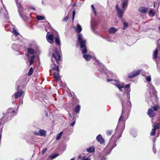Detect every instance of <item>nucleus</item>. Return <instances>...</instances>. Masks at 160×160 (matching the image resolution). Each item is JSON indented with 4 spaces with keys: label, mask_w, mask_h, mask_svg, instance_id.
<instances>
[{
    "label": "nucleus",
    "mask_w": 160,
    "mask_h": 160,
    "mask_svg": "<svg viewBox=\"0 0 160 160\" xmlns=\"http://www.w3.org/2000/svg\"><path fill=\"white\" fill-rule=\"evenodd\" d=\"M69 18V16L68 15L66 16L62 19V21L63 22L66 21Z\"/></svg>",
    "instance_id": "nucleus-48"
},
{
    "label": "nucleus",
    "mask_w": 160,
    "mask_h": 160,
    "mask_svg": "<svg viewBox=\"0 0 160 160\" xmlns=\"http://www.w3.org/2000/svg\"><path fill=\"white\" fill-rule=\"evenodd\" d=\"M148 86L149 89V93L150 95L151 100L153 105L151 108L148 109L147 114L150 118L153 117L155 115L154 111L159 110L158 120L160 121V107L158 103V100L157 97V92L152 85L148 83Z\"/></svg>",
    "instance_id": "nucleus-2"
},
{
    "label": "nucleus",
    "mask_w": 160,
    "mask_h": 160,
    "mask_svg": "<svg viewBox=\"0 0 160 160\" xmlns=\"http://www.w3.org/2000/svg\"><path fill=\"white\" fill-rule=\"evenodd\" d=\"M24 94V92L22 90L18 91L12 96V97L14 96L15 99H18L22 96Z\"/></svg>",
    "instance_id": "nucleus-17"
},
{
    "label": "nucleus",
    "mask_w": 160,
    "mask_h": 160,
    "mask_svg": "<svg viewBox=\"0 0 160 160\" xmlns=\"http://www.w3.org/2000/svg\"><path fill=\"white\" fill-rule=\"evenodd\" d=\"M62 132H61L56 137V140H59L61 138L62 135Z\"/></svg>",
    "instance_id": "nucleus-36"
},
{
    "label": "nucleus",
    "mask_w": 160,
    "mask_h": 160,
    "mask_svg": "<svg viewBox=\"0 0 160 160\" xmlns=\"http://www.w3.org/2000/svg\"><path fill=\"white\" fill-rule=\"evenodd\" d=\"M117 31V29L114 27L110 28L108 30L109 33L112 34H114Z\"/></svg>",
    "instance_id": "nucleus-29"
},
{
    "label": "nucleus",
    "mask_w": 160,
    "mask_h": 160,
    "mask_svg": "<svg viewBox=\"0 0 160 160\" xmlns=\"http://www.w3.org/2000/svg\"><path fill=\"white\" fill-rule=\"evenodd\" d=\"M0 142H1V138H2V135H1V133H0Z\"/></svg>",
    "instance_id": "nucleus-58"
},
{
    "label": "nucleus",
    "mask_w": 160,
    "mask_h": 160,
    "mask_svg": "<svg viewBox=\"0 0 160 160\" xmlns=\"http://www.w3.org/2000/svg\"><path fill=\"white\" fill-rule=\"evenodd\" d=\"M149 15H152V16H153L155 15V13L152 10H151L150 11Z\"/></svg>",
    "instance_id": "nucleus-49"
},
{
    "label": "nucleus",
    "mask_w": 160,
    "mask_h": 160,
    "mask_svg": "<svg viewBox=\"0 0 160 160\" xmlns=\"http://www.w3.org/2000/svg\"><path fill=\"white\" fill-rule=\"evenodd\" d=\"M45 115L47 117H48V114L47 112H45Z\"/></svg>",
    "instance_id": "nucleus-55"
},
{
    "label": "nucleus",
    "mask_w": 160,
    "mask_h": 160,
    "mask_svg": "<svg viewBox=\"0 0 160 160\" xmlns=\"http://www.w3.org/2000/svg\"><path fill=\"white\" fill-rule=\"evenodd\" d=\"M159 125L158 124H155L154 127L152 129V131L150 133V135L151 136H153L154 135L156 132V130L159 128Z\"/></svg>",
    "instance_id": "nucleus-18"
},
{
    "label": "nucleus",
    "mask_w": 160,
    "mask_h": 160,
    "mask_svg": "<svg viewBox=\"0 0 160 160\" xmlns=\"http://www.w3.org/2000/svg\"><path fill=\"white\" fill-rule=\"evenodd\" d=\"M21 103H22V102H21Z\"/></svg>",
    "instance_id": "nucleus-64"
},
{
    "label": "nucleus",
    "mask_w": 160,
    "mask_h": 160,
    "mask_svg": "<svg viewBox=\"0 0 160 160\" xmlns=\"http://www.w3.org/2000/svg\"><path fill=\"white\" fill-rule=\"evenodd\" d=\"M11 25H13L11 22H10V24H8L7 25H6L5 27L8 28V30L10 31L11 29H12V28L11 26Z\"/></svg>",
    "instance_id": "nucleus-37"
},
{
    "label": "nucleus",
    "mask_w": 160,
    "mask_h": 160,
    "mask_svg": "<svg viewBox=\"0 0 160 160\" xmlns=\"http://www.w3.org/2000/svg\"><path fill=\"white\" fill-rule=\"evenodd\" d=\"M69 114L70 115L69 117V122H70L71 121L73 120V122L70 124V125L71 126L73 127L75 125L76 123V120L75 119L76 118H78V115L77 116L76 115H74L73 117H72L70 113H69Z\"/></svg>",
    "instance_id": "nucleus-16"
},
{
    "label": "nucleus",
    "mask_w": 160,
    "mask_h": 160,
    "mask_svg": "<svg viewBox=\"0 0 160 160\" xmlns=\"http://www.w3.org/2000/svg\"><path fill=\"white\" fill-rule=\"evenodd\" d=\"M111 82V83L115 85L118 89H122L124 88V84L123 83L120 81L118 79H107V82Z\"/></svg>",
    "instance_id": "nucleus-7"
},
{
    "label": "nucleus",
    "mask_w": 160,
    "mask_h": 160,
    "mask_svg": "<svg viewBox=\"0 0 160 160\" xmlns=\"http://www.w3.org/2000/svg\"><path fill=\"white\" fill-rule=\"evenodd\" d=\"M94 150L95 148L93 146H91L87 149V152L89 153L92 152L94 151Z\"/></svg>",
    "instance_id": "nucleus-30"
},
{
    "label": "nucleus",
    "mask_w": 160,
    "mask_h": 160,
    "mask_svg": "<svg viewBox=\"0 0 160 160\" xmlns=\"http://www.w3.org/2000/svg\"><path fill=\"white\" fill-rule=\"evenodd\" d=\"M112 132V130H108L106 131L107 135L108 136H110L111 135Z\"/></svg>",
    "instance_id": "nucleus-45"
},
{
    "label": "nucleus",
    "mask_w": 160,
    "mask_h": 160,
    "mask_svg": "<svg viewBox=\"0 0 160 160\" xmlns=\"http://www.w3.org/2000/svg\"><path fill=\"white\" fill-rule=\"evenodd\" d=\"M91 7L94 13L95 16H96L97 15V13L94 5L93 4H92L91 6Z\"/></svg>",
    "instance_id": "nucleus-42"
},
{
    "label": "nucleus",
    "mask_w": 160,
    "mask_h": 160,
    "mask_svg": "<svg viewBox=\"0 0 160 160\" xmlns=\"http://www.w3.org/2000/svg\"><path fill=\"white\" fill-rule=\"evenodd\" d=\"M82 154H80L78 156V158L79 159H81V158H82Z\"/></svg>",
    "instance_id": "nucleus-54"
},
{
    "label": "nucleus",
    "mask_w": 160,
    "mask_h": 160,
    "mask_svg": "<svg viewBox=\"0 0 160 160\" xmlns=\"http://www.w3.org/2000/svg\"><path fill=\"white\" fill-rule=\"evenodd\" d=\"M97 62H98L99 64V67L98 69V71L99 72L101 73H107V71L106 70V68L104 67V66L102 64H99V61L97 60L96 61Z\"/></svg>",
    "instance_id": "nucleus-11"
},
{
    "label": "nucleus",
    "mask_w": 160,
    "mask_h": 160,
    "mask_svg": "<svg viewBox=\"0 0 160 160\" xmlns=\"http://www.w3.org/2000/svg\"><path fill=\"white\" fill-rule=\"evenodd\" d=\"M108 79H116L117 78L116 75L114 73L111 72H109L107 74Z\"/></svg>",
    "instance_id": "nucleus-19"
},
{
    "label": "nucleus",
    "mask_w": 160,
    "mask_h": 160,
    "mask_svg": "<svg viewBox=\"0 0 160 160\" xmlns=\"http://www.w3.org/2000/svg\"><path fill=\"white\" fill-rule=\"evenodd\" d=\"M156 84L157 85H160V79H157L155 81Z\"/></svg>",
    "instance_id": "nucleus-47"
},
{
    "label": "nucleus",
    "mask_w": 160,
    "mask_h": 160,
    "mask_svg": "<svg viewBox=\"0 0 160 160\" xmlns=\"http://www.w3.org/2000/svg\"><path fill=\"white\" fill-rule=\"evenodd\" d=\"M21 103H22V102H21Z\"/></svg>",
    "instance_id": "nucleus-63"
},
{
    "label": "nucleus",
    "mask_w": 160,
    "mask_h": 160,
    "mask_svg": "<svg viewBox=\"0 0 160 160\" xmlns=\"http://www.w3.org/2000/svg\"><path fill=\"white\" fill-rule=\"evenodd\" d=\"M70 160H75V159L74 158H72Z\"/></svg>",
    "instance_id": "nucleus-61"
},
{
    "label": "nucleus",
    "mask_w": 160,
    "mask_h": 160,
    "mask_svg": "<svg viewBox=\"0 0 160 160\" xmlns=\"http://www.w3.org/2000/svg\"><path fill=\"white\" fill-rule=\"evenodd\" d=\"M58 155L59 154H54L50 156V158L52 159L57 157Z\"/></svg>",
    "instance_id": "nucleus-40"
},
{
    "label": "nucleus",
    "mask_w": 160,
    "mask_h": 160,
    "mask_svg": "<svg viewBox=\"0 0 160 160\" xmlns=\"http://www.w3.org/2000/svg\"><path fill=\"white\" fill-rule=\"evenodd\" d=\"M159 30H160V26H159Z\"/></svg>",
    "instance_id": "nucleus-62"
},
{
    "label": "nucleus",
    "mask_w": 160,
    "mask_h": 160,
    "mask_svg": "<svg viewBox=\"0 0 160 160\" xmlns=\"http://www.w3.org/2000/svg\"><path fill=\"white\" fill-rule=\"evenodd\" d=\"M19 85H18L17 87V90H18V89H19Z\"/></svg>",
    "instance_id": "nucleus-56"
},
{
    "label": "nucleus",
    "mask_w": 160,
    "mask_h": 160,
    "mask_svg": "<svg viewBox=\"0 0 160 160\" xmlns=\"http://www.w3.org/2000/svg\"><path fill=\"white\" fill-rule=\"evenodd\" d=\"M15 112V111L12 108H9L8 109L7 112L6 113L10 115V116H12L11 115V113H13Z\"/></svg>",
    "instance_id": "nucleus-31"
},
{
    "label": "nucleus",
    "mask_w": 160,
    "mask_h": 160,
    "mask_svg": "<svg viewBox=\"0 0 160 160\" xmlns=\"http://www.w3.org/2000/svg\"><path fill=\"white\" fill-rule=\"evenodd\" d=\"M35 58V55H33L30 57L29 59V61L30 62L29 65H32L33 63L34 59Z\"/></svg>",
    "instance_id": "nucleus-28"
},
{
    "label": "nucleus",
    "mask_w": 160,
    "mask_h": 160,
    "mask_svg": "<svg viewBox=\"0 0 160 160\" xmlns=\"http://www.w3.org/2000/svg\"><path fill=\"white\" fill-rule=\"evenodd\" d=\"M128 0H125L123 1L122 2V8L123 10H125V8H127L128 7Z\"/></svg>",
    "instance_id": "nucleus-24"
},
{
    "label": "nucleus",
    "mask_w": 160,
    "mask_h": 160,
    "mask_svg": "<svg viewBox=\"0 0 160 160\" xmlns=\"http://www.w3.org/2000/svg\"><path fill=\"white\" fill-rule=\"evenodd\" d=\"M82 28L81 26L79 24H78L76 27L75 30L76 32L77 33H80V32L82 31Z\"/></svg>",
    "instance_id": "nucleus-26"
},
{
    "label": "nucleus",
    "mask_w": 160,
    "mask_h": 160,
    "mask_svg": "<svg viewBox=\"0 0 160 160\" xmlns=\"http://www.w3.org/2000/svg\"><path fill=\"white\" fill-rule=\"evenodd\" d=\"M45 31L47 32H48V28H45Z\"/></svg>",
    "instance_id": "nucleus-59"
},
{
    "label": "nucleus",
    "mask_w": 160,
    "mask_h": 160,
    "mask_svg": "<svg viewBox=\"0 0 160 160\" xmlns=\"http://www.w3.org/2000/svg\"><path fill=\"white\" fill-rule=\"evenodd\" d=\"M12 116H10L8 114L5 113L4 116L0 119L1 122H3V123L7 122L8 120H11Z\"/></svg>",
    "instance_id": "nucleus-13"
},
{
    "label": "nucleus",
    "mask_w": 160,
    "mask_h": 160,
    "mask_svg": "<svg viewBox=\"0 0 160 160\" xmlns=\"http://www.w3.org/2000/svg\"><path fill=\"white\" fill-rule=\"evenodd\" d=\"M12 49L15 50V51H18V45L16 44H12Z\"/></svg>",
    "instance_id": "nucleus-32"
},
{
    "label": "nucleus",
    "mask_w": 160,
    "mask_h": 160,
    "mask_svg": "<svg viewBox=\"0 0 160 160\" xmlns=\"http://www.w3.org/2000/svg\"><path fill=\"white\" fill-rule=\"evenodd\" d=\"M78 39L82 53H87L88 50L86 46V41L83 39L82 35L81 33L78 34Z\"/></svg>",
    "instance_id": "nucleus-5"
},
{
    "label": "nucleus",
    "mask_w": 160,
    "mask_h": 160,
    "mask_svg": "<svg viewBox=\"0 0 160 160\" xmlns=\"http://www.w3.org/2000/svg\"><path fill=\"white\" fill-rule=\"evenodd\" d=\"M96 139L98 142L101 144L103 143L104 142V140L100 134H99L97 136Z\"/></svg>",
    "instance_id": "nucleus-20"
},
{
    "label": "nucleus",
    "mask_w": 160,
    "mask_h": 160,
    "mask_svg": "<svg viewBox=\"0 0 160 160\" xmlns=\"http://www.w3.org/2000/svg\"><path fill=\"white\" fill-rule=\"evenodd\" d=\"M116 11L118 17L119 18H121L123 15L124 12L125 10H122L119 8L118 4H117L116 6Z\"/></svg>",
    "instance_id": "nucleus-9"
},
{
    "label": "nucleus",
    "mask_w": 160,
    "mask_h": 160,
    "mask_svg": "<svg viewBox=\"0 0 160 160\" xmlns=\"http://www.w3.org/2000/svg\"><path fill=\"white\" fill-rule=\"evenodd\" d=\"M30 8L31 9H33V10H36V8H34L33 6H30Z\"/></svg>",
    "instance_id": "nucleus-53"
},
{
    "label": "nucleus",
    "mask_w": 160,
    "mask_h": 160,
    "mask_svg": "<svg viewBox=\"0 0 160 160\" xmlns=\"http://www.w3.org/2000/svg\"><path fill=\"white\" fill-rule=\"evenodd\" d=\"M106 158H102V160H106Z\"/></svg>",
    "instance_id": "nucleus-60"
},
{
    "label": "nucleus",
    "mask_w": 160,
    "mask_h": 160,
    "mask_svg": "<svg viewBox=\"0 0 160 160\" xmlns=\"http://www.w3.org/2000/svg\"><path fill=\"white\" fill-rule=\"evenodd\" d=\"M59 71H56V72H53V75L56 80L57 81L59 80Z\"/></svg>",
    "instance_id": "nucleus-25"
},
{
    "label": "nucleus",
    "mask_w": 160,
    "mask_h": 160,
    "mask_svg": "<svg viewBox=\"0 0 160 160\" xmlns=\"http://www.w3.org/2000/svg\"><path fill=\"white\" fill-rule=\"evenodd\" d=\"M38 47L36 44H34L31 46V47L28 48L27 49V51L29 54L31 55H33L35 51L36 50L35 48L37 49Z\"/></svg>",
    "instance_id": "nucleus-10"
},
{
    "label": "nucleus",
    "mask_w": 160,
    "mask_h": 160,
    "mask_svg": "<svg viewBox=\"0 0 160 160\" xmlns=\"http://www.w3.org/2000/svg\"><path fill=\"white\" fill-rule=\"evenodd\" d=\"M37 19L38 20H42L44 19V17L42 16L38 15L36 16Z\"/></svg>",
    "instance_id": "nucleus-35"
},
{
    "label": "nucleus",
    "mask_w": 160,
    "mask_h": 160,
    "mask_svg": "<svg viewBox=\"0 0 160 160\" xmlns=\"http://www.w3.org/2000/svg\"><path fill=\"white\" fill-rule=\"evenodd\" d=\"M146 80L148 82H150L151 81V76H147L146 77Z\"/></svg>",
    "instance_id": "nucleus-46"
},
{
    "label": "nucleus",
    "mask_w": 160,
    "mask_h": 160,
    "mask_svg": "<svg viewBox=\"0 0 160 160\" xmlns=\"http://www.w3.org/2000/svg\"><path fill=\"white\" fill-rule=\"evenodd\" d=\"M112 138L113 136L111 138L109 142L103 151V153L105 156H106L110 153L112 150L117 145L116 142L117 139H116L113 142L112 141Z\"/></svg>",
    "instance_id": "nucleus-4"
},
{
    "label": "nucleus",
    "mask_w": 160,
    "mask_h": 160,
    "mask_svg": "<svg viewBox=\"0 0 160 160\" xmlns=\"http://www.w3.org/2000/svg\"><path fill=\"white\" fill-rule=\"evenodd\" d=\"M72 101L73 103V105L75 104H78L79 102L78 100L76 98H73L72 99Z\"/></svg>",
    "instance_id": "nucleus-39"
},
{
    "label": "nucleus",
    "mask_w": 160,
    "mask_h": 160,
    "mask_svg": "<svg viewBox=\"0 0 160 160\" xmlns=\"http://www.w3.org/2000/svg\"><path fill=\"white\" fill-rule=\"evenodd\" d=\"M130 84H128L124 85V95L125 94H127V98L126 101H125L122 98H121L120 99L121 102L122 106V111L121 115L120 117L117 127L116 129V131L115 133H117V132H120L121 134L120 136L118 138H119L122 136V132L124 129L125 128V123L124 121L126 120L127 118L124 119V120L123 114L124 113V108H125V104H126L127 108V109L130 108L132 106V104L131 102L130 101Z\"/></svg>",
    "instance_id": "nucleus-1"
},
{
    "label": "nucleus",
    "mask_w": 160,
    "mask_h": 160,
    "mask_svg": "<svg viewBox=\"0 0 160 160\" xmlns=\"http://www.w3.org/2000/svg\"><path fill=\"white\" fill-rule=\"evenodd\" d=\"M82 160H91L90 157H87L86 156H84L82 157Z\"/></svg>",
    "instance_id": "nucleus-43"
},
{
    "label": "nucleus",
    "mask_w": 160,
    "mask_h": 160,
    "mask_svg": "<svg viewBox=\"0 0 160 160\" xmlns=\"http://www.w3.org/2000/svg\"><path fill=\"white\" fill-rule=\"evenodd\" d=\"M76 12L75 10H73L72 11V20H73L74 18V16Z\"/></svg>",
    "instance_id": "nucleus-50"
},
{
    "label": "nucleus",
    "mask_w": 160,
    "mask_h": 160,
    "mask_svg": "<svg viewBox=\"0 0 160 160\" xmlns=\"http://www.w3.org/2000/svg\"><path fill=\"white\" fill-rule=\"evenodd\" d=\"M55 41L57 44L60 45V41L59 39V36H57L55 38Z\"/></svg>",
    "instance_id": "nucleus-33"
},
{
    "label": "nucleus",
    "mask_w": 160,
    "mask_h": 160,
    "mask_svg": "<svg viewBox=\"0 0 160 160\" xmlns=\"http://www.w3.org/2000/svg\"><path fill=\"white\" fill-rule=\"evenodd\" d=\"M128 23L126 22H124L123 23V29H125L127 28L128 27Z\"/></svg>",
    "instance_id": "nucleus-41"
},
{
    "label": "nucleus",
    "mask_w": 160,
    "mask_h": 160,
    "mask_svg": "<svg viewBox=\"0 0 160 160\" xmlns=\"http://www.w3.org/2000/svg\"><path fill=\"white\" fill-rule=\"evenodd\" d=\"M22 2V0H15V2L17 7L18 8V11L21 18L24 20L26 18V15L24 13V11H23V8L22 5L20 3Z\"/></svg>",
    "instance_id": "nucleus-6"
},
{
    "label": "nucleus",
    "mask_w": 160,
    "mask_h": 160,
    "mask_svg": "<svg viewBox=\"0 0 160 160\" xmlns=\"http://www.w3.org/2000/svg\"><path fill=\"white\" fill-rule=\"evenodd\" d=\"M158 50L157 48H156L154 51V58L155 59H156L158 58Z\"/></svg>",
    "instance_id": "nucleus-34"
},
{
    "label": "nucleus",
    "mask_w": 160,
    "mask_h": 160,
    "mask_svg": "<svg viewBox=\"0 0 160 160\" xmlns=\"http://www.w3.org/2000/svg\"><path fill=\"white\" fill-rule=\"evenodd\" d=\"M131 134L134 138H135L137 136V134L135 132L133 134L131 133Z\"/></svg>",
    "instance_id": "nucleus-51"
},
{
    "label": "nucleus",
    "mask_w": 160,
    "mask_h": 160,
    "mask_svg": "<svg viewBox=\"0 0 160 160\" xmlns=\"http://www.w3.org/2000/svg\"><path fill=\"white\" fill-rule=\"evenodd\" d=\"M83 54V57L86 61H89L91 58V56L88 54H86V53H82Z\"/></svg>",
    "instance_id": "nucleus-27"
},
{
    "label": "nucleus",
    "mask_w": 160,
    "mask_h": 160,
    "mask_svg": "<svg viewBox=\"0 0 160 160\" xmlns=\"http://www.w3.org/2000/svg\"><path fill=\"white\" fill-rule=\"evenodd\" d=\"M46 131L43 129H40L39 131H35L34 133L36 135L45 137L46 135Z\"/></svg>",
    "instance_id": "nucleus-14"
},
{
    "label": "nucleus",
    "mask_w": 160,
    "mask_h": 160,
    "mask_svg": "<svg viewBox=\"0 0 160 160\" xmlns=\"http://www.w3.org/2000/svg\"><path fill=\"white\" fill-rule=\"evenodd\" d=\"M141 72V70L139 69L137 70H135L132 72L129 73L128 75V77L129 78H133L139 75Z\"/></svg>",
    "instance_id": "nucleus-15"
},
{
    "label": "nucleus",
    "mask_w": 160,
    "mask_h": 160,
    "mask_svg": "<svg viewBox=\"0 0 160 160\" xmlns=\"http://www.w3.org/2000/svg\"><path fill=\"white\" fill-rule=\"evenodd\" d=\"M74 112L77 114L79 113L81 109V106L79 104H77L76 105H74Z\"/></svg>",
    "instance_id": "nucleus-21"
},
{
    "label": "nucleus",
    "mask_w": 160,
    "mask_h": 160,
    "mask_svg": "<svg viewBox=\"0 0 160 160\" xmlns=\"http://www.w3.org/2000/svg\"><path fill=\"white\" fill-rule=\"evenodd\" d=\"M53 59H55L57 63L59 64V62L61 60V57L57 48H55L52 54V57L51 60L53 63L51 65V67L53 70L55 71H58L59 70L58 67L55 64L53 61Z\"/></svg>",
    "instance_id": "nucleus-3"
},
{
    "label": "nucleus",
    "mask_w": 160,
    "mask_h": 160,
    "mask_svg": "<svg viewBox=\"0 0 160 160\" xmlns=\"http://www.w3.org/2000/svg\"><path fill=\"white\" fill-rule=\"evenodd\" d=\"M33 72V69L32 67H31L29 71L28 75V76L31 75Z\"/></svg>",
    "instance_id": "nucleus-38"
},
{
    "label": "nucleus",
    "mask_w": 160,
    "mask_h": 160,
    "mask_svg": "<svg viewBox=\"0 0 160 160\" xmlns=\"http://www.w3.org/2000/svg\"><path fill=\"white\" fill-rule=\"evenodd\" d=\"M152 151L155 154L156 152V148H155V144L154 143L153 145Z\"/></svg>",
    "instance_id": "nucleus-44"
},
{
    "label": "nucleus",
    "mask_w": 160,
    "mask_h": 160,
    "mask_svg": "<svg viewBox=\"0 0 160 160\" xmlns=\"http://www.w3.org/2000/svg\"><path fill=\"white\" fill-rule=\"evenodd\" d=\"M12 29L10 30V32L13 33V34L12 36V39L14 41H16L18 39L19 33L15 29V26L14 25H11Z\"/></svg>",
    "instance_id": "nucleus-8"
},
{
    "label": "nucleus",
    "mask_w": 160,
    "mask_h": 160,
    "mask_svg": "<svg viewBox=\"0 0 160 160\" xmlns=\"http://www.w3.org/2000/svg\"><path fill=\"white\" fill-rule=\"evenodd\" d=\"M148 8L145 7H140L138 8V11L143 13H146Z\"/></svg>",
    "instance_id": "nucleus-22"
},
{
    "label": "nucleus",
    "mask_w": 160,
    "mask_h": 160,
    "mask_svg": "<svg viewBox=\"0 0 160 160\" xmlns=\"http://www.w3.org/2000/svg\"><path fill=\"white\" fill-rule=\"evenodd\" d=\"M48 33L46 37L47 40L48 41H52L53 40V36L52 34H48Z\"/></svg>",
    "instance_id": "nucleus-23"
},
{
    "label": "nucleus",
    "mask_w": 160,
    "mask_h": 160,
    "mask_svg": "<svg viewBox=\"0 0 160 160\" xmlns=\"http://www.w3.org/2000/svg\"><path fill=\"white\" fill-rule=\"evenodd\" d=\"M1 14L2 16H4V18L8 20V13L7 11L5 8V6H3V8H1L0 10Z\"/></svg>",
    "instance_id": "nucleus-12"
},
{
    "label": "nucleus",
    "mask_w": 160,
    "mask_h": 160,
    "mask_svg": "<svg viewBox=\"0 0 160 160\" xmlns=\"http://www.w3.org/2000/svg\"><path fill=\"white\" fill-rule=\"evenodd\" d=\"M119 89V90L120 91H121L123 92V93L124 92L122 90V89Z\"/></svg>",
    "instance_id": "nucleus-57"
},
{
    "label": "nucleus",
    "mask_w": 160,
    "mask_h": 160,
    "mask_svg": "<svg viewBox=\"0 0 160 160\" xmlns=\"http://www.w3.org/2000/svg\"><path fill=\"white\" fill-rule=\"evenodd\" d=\"M47 148H45L42 151V153L43 154H44V153L47 151Z\"/></svg>",
    "instance_id": "nucleus-52"
}]
</instances>
